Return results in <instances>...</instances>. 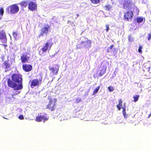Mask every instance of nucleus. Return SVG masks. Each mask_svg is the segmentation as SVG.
Returning <instances> with one entry per match:
<instances>
[{"label":"nucleus","instance_id":"1","mask_svg":"<svg viewBox=\"0 0 151 151\" xmlns=\"http://www.w3.org/2000/svg\"><path fill=\"white\" fill-rule=\"evenodd\" d=\"M23 79L21 75L14 74L11 76V79L9 78L7 81L9 87L13 88L15 91L21 90L23 88Z\"/></svg>","mask_w":151,"mask_h":151},{"label":"nucleus","instance_id":"2","mask_svg":"<svg viewBox=\"0 0 151 151\" xmlns=\"http://www.w3.org/2000/svg\"><path fill=\"white\" fill-rule=\"evenodd\" d=\"M123 8L124 9H131L137 8L132 1L130 0H125L123 3Z\"/></svg>","mask_w":151,"mask_h":151},{"label":"nucleus","instance_id":"3","mask_svg":"<svg viewBox=\"0 0 151 151\" xmlns=\"http://www.w3.org/2000/svg\"><path fill=\"white\" fill-rule=\"evenodd\" d=\"M6 9L9 12H10L11 14H14L18 12L19 8L16 4H14L9 6Z\"/></svg>","mask_w":151,"mask_h":151},{"label":"nucleus","instance_id":"4","mask_svg":"<svg viewBox=\"0 0 151 151\" xmlns=\"http://www.w3.org/2000/svg\"><path fill=\"white\" fill-rule=\"evenodd\" d=\"M81 39L82 41L80 44V48L83 47L88 48L91 47V42L88 39L82 37L81 38Z\"/></svg>","mask_w":151,"mask_h":151},{"label":"nucleus","instance_id":"5","mask_svg":"<svg viewBox=\"0 0 151 151\" xmlns=\"http://www.w3.org/2000/svg\"><path fill=\"white\" fill-rule=\"evenodd\" d=\"M59 67L58 64L54 65L49 66V69L53 75H56L58 73Z\"/></svg>","mask_w":151,"mask_h":151},{"label":"nucleus","instance_id":"6","mask_svg":"<svg viewBox=\"0 0 151 151\" xmlns=\"http://www.w3.org/2000/svg\"><path fill=\"white\" fill-rule=\"evenodd\" d=\"M49 31H50L49 26L47 24L44 25L43 28L41 30V32L40 35V36H42L44 34L46 35L47 34Z\"/></svg>","mask_w":151,"mask_h":151},{"label":"nucleus","instance_id":"7","mask_svg":"<svg viewBox=\"0 0 151 151\" xmlns=\"http://www.w3.org/2000/svg\"><path fill=\"white\" fill-rule=\"evenodd\" d=\"M0 40L4 43H6L7 42L5 32L3 30L0 31Z\"/></svg>","mask_w":151,"mask_h":151},{"label":"nucleus","instance_id":"8","mask_svg":"<svg viewBox=\"0 0 151 151\" xmlns=\"http://www.w3.org/2000/svg\"><path fill=\"white\" fill-rule=\"evenodd\" d=\"M133 14L132 11H128L125 14L124 17L125 19L128 21L131 19L132 17H133Z\"/></svg>","mask_w":151,"mask_h":151},{"label":"nucleus","instance_id":"9","mask_svg":"<svg viewBox=\"0 0 151 151\" xmlns=\"http://www.w3.org/2000/svg\"><path fill=\"white\" fill-rule=\"evenodd\" d=\"M28 8L31 11H34L37 9V4L33 1H31L28 4Z\"/></svg>","mask_w":151,"mask_h":151},{"label":"nucleus","instance_id":"10","mask_svg":"<svg viewBox=\"0 0 151 151\" xmlns=\"http://www.w3.org/2000/svg\"><path fill=\"white\" fill-rule=\"evenodd\" d=\"M48 118H47L44 115H40L36 117V121L38 122H41L42 120H43L44 121H47L48 120Z\"/></svg>","mask_w":151,"mask_h":151},{"label":"nucleus","instance_id":"11","mask_svg":"<svg viewBox=\"0 0 151 151\" xmlns=\"http://www.w3.org/2000/svg\"><path fill=\"white\" fill-rule=\"evenodd\" d=\"M22 68L23 70L26 72H29L32 70V67L31 65L24 64L22 65Z\"/></svg>","mask_w":151,"mask_h":151},{"label":"nucleus","instance_id":"12","mask_svg":"<svg viewBox=\"0 0 151 151\" xmlns=\"http://www.w3.org/2000/svg\"><path fill=\"white\" fill-rule=\"evenodd\" d=\"M40 84H41V82H40L38 79H33L31 82V87L32 88H33L34 86H38Z\"/></svg>","mask_w":151,"mask_h":151},{"label":"nucleus","instance_id":"13","mask_svg":"<svg viewBox=\"0 0 151 151\" xmlns=\"http://www.w3.org/2000/svg\"><path fill=\"white\" fill-rule=\"evenodd\" d=\"M106 68L105 66H103L101 67L100 69V73L99 74L98 76L101 77L106 72Z\"/></svg>","mask_w":151,"mask_h":151},{"label":"nucleus","instance_id":"14","mask_svg":"<svg viewBox=\"0 0 151 151\" xmlns=\"http://www.w3.org/2000/svg\"><path fill=\"white\" fill-rule=\"evenodd\" d=\"M29 59V57H28L27 55L23 54L21 56V59L22 63H25Z\"/></svg>","mask_w":151,"mask_h":151},{"label":"nucleus","instance_id":"15","mask_svg":"<svg viewBox=\"0 0 151 151\" xmlns=\"http://www.w3.org/2000/svg\"><path fill=\"white\" fill-rule=\"evenodd\" d=\"M55 103H53L52 101L50 100L48 105L47 106V108L51 109V111H53L55 109Z\"/></svg>","mask_w":151,"mask_h":151},{"label":"nucleus","instance_id":"16","mask_svg":"<svg viewBox=\"0 0 151 151\" xmlns=\"http://www.w3.org/2000/svg\"><path fill=\"white\" fill-rule=\"evenodd\" d=\"M50 44L48 42L46 43L45 45L42 48V50L43 52H46L48 49Z\"/></svg>","mask_w":151,"mask_h":151},{"label":"nucleus","instance_id":"17","mask_svg":"<svg viewBox=\"0 0 151 151\" xmlns=\"http://www.w3.org/2000/svg\"><path fill=\"white\" fill-rule=\"evenodd\" d=\"M28 3V2L27 1H24L21 2L20 3V4L22 6L24 7H26L27 6Z\"/></svg>","mask_w":151,"mask_h":151},{"label":"nucleus","instance_id":"18","mask_svg":"<svg viewBox=\"0 0 151 151\" xmlns=\"http://www.w3.org/2000/svg\"><path fill=\"white\" fill-rule=\"evenodd\" d=\"M4 66L6 69L9 68L10 67L9 64L7 62H5L4 63Z\"/></svg>","mask_w":151,"mask_h":151},{"label":"nucleus","instance_id":"19","mask_svg":"<svg viewBox=\"0 0 151 151\" xmlns=\"http://www.w3.org/2000/svg\"><path fill=\"white\" fill-rule=\"evenodd\" d=\"M136 20L137 23H141L143 21V18L142 17H138L137 18Z\"/></svg>","mask_w":151,"mask_h":151},{"label":"nucleus","instance_id":"20","mask_svg":"<svg viewBox=\"0 0 151 151\" xmlns=\"http://www.w3.org/2000/svg\"><path fill=\"white\" fill-rule=\"evenodd\" d=\"M100 87L99 86L97 87L96 89L94 90V91L93 92V95H94L96 94V93H97L100 88Z\"/></svg>","mask_w":151,"mask_h":151},{"label":"nucleus","instance_id":"21","mask_svg":"<svg viewBox=\"0 0 151 151\" xmlns=\"http://www.w3.org/2000/svg\"><path fill=\"white\" fill-rule=\"evenodd\" d=\"M139 95H136L135 96H134L133 97V98L134 99V101L135 102H136L137 101L139 98Z\"/></svg>","mask_w":151,"mask_h":151},{"label":"nucleus","instance_id":"22","mask_svg":"<svg viewBox=\"0 0 151 151\" xmlns=\"http://www.w3.org/2000/svg\"><path fill=\"white\" fill-rule=\"evenodd\" d=\"M123 114L124 116V117L125 118H127V115H128L127 114V115L126 114V110L124 108H123Z\"/></svg>","mask_w":151,"mask_h":151},{"label":"nucleus","instance_id":"23","mask_svg":"<svg viewBox=\"0 0 151 151\" xmlns=\"http://www.w3.org/2000/svg\"><path fill=\"white\" fill-rule=\"evenodd\" d=\"M129 41L130 42H132L133 41V38L131 35H129L128 37Z\"/></svg>","mask_w":151,"mask_h":151},{"label":"nucleus","instance_id":"24","mask_svg":"<svg viewBox=\"0 0 151 151\" xmlns=\"http://www.w3.org/2000/svg\"><path fill=\"white\" fill-rule=\"evenodd\" d=\"M4 13V10L3 8H1L0 9V14L1 16H3ZM1 19V18L0 16V19Z\"/></svg>","mask_w":151,"mask_h":151},{"label":"nucleus","instance_id":"25","mask_svg":"<svg viewBox=\"0 0 151 151\" xmlns=\"http://www.w3.org/2000/svg\"><path fill=\"white\" fill-rule=\"evenodd\" d=\"M91 1L93 4H98L100 1V0H91Z\"/></svg>","mask_w":151,"mask_h":151},{"label":"nucleus","instance_id":"26","mask_svg":"<svg viewBox=\"0 0 151 151\" xmlns=\"http://www.w3.org/2000/svg\"><path fill=\"white\" fill-rule=\"evenodd\" d=\"M67 23L68 24H70V25L72 27H73L75 26V25L73 22L70 21V20H68V21Z\"/></svg>","mask_w":151,"mask_h":151},{"label":"nucleus","instance_id":"27","mask_svg":"<svg viewBox=\"0 0 151 151\" xmlns=\"http://www.w3.org/2000/svg\"><path fill=\"white\" fill-rule=\"evenodd\" d=\"M13 35L15 39L16 40L17 37V33L16 32H14L13 33Z\"/></svg>","mask_w":151,"mask_h":151},{"label":"nucleus","instance_id":"28","mask_svg":"<svg viewBox=\"0 0 151 151\" xmlns=\"http://www.w3.org/2000/svg\"><path fill=\"white\" fill-rule=\"evenodd\" d=\"M142 46H140L139 47L138 49V51L140 53H142Z\"/></svg>","mask_w":151,"mask_h":151},{"label":"nucleus","instance_id":"29","mask_svg":"<svg viewBox=\"0 0 151 151\" xmlns=\"http://www.w3.org/2000/svg\"><path fill=\"white\" fill-rule=\"evenodd\" d=\"M108 88L109 91L110 92L113 91L114 90V88L112 86H109Z\"/></svg>","mask_w":151,"mask_h":151},{"label":"nucleus","instance_id":"30","mask_svg":"<svg viewBox=\"0 0 151 151\" xmlns=\"http://www.w3.org/2000/svg\"><path fill=\"white\" fill-rule=\"evenodd\" d=\"M106 10H109L111 8V6H110V5H108L106 6Z\"/></svg>","mask_w":151,"mask_h":151},{"label":"nucleus","instance_id":"31","mask_svg":"<svg viewBox=\"0 0 151 151\" xmlns=\"http://www.w3.org/2000/svg\"><path fill=\"white\" fill-rule=\"evenodd\" d=\"M148 40L149 41L151 39V32L148 34Z\"/></svg>","mask_w":151,"mask_h":151},{"label":"nucleus","instance_id":"32","mask_svg":"<svg viewBox=\"0 0 151 151\" xmlns=\"http://www.w3.org/2000/svg\"><path fill=\"white\" fill-rule=\"evenodd\" d=\"M20 119H21V120H22V119H24V116H23L22 115H20L19 117H18Z\"/></svg>","mask_w":151,"mask_h":151},{"label":"nucleus","instance_id":"33","mask_svg":"<svg viewBox=\"0 0 151 151\" xmlns=\"http://www.w3.org/2000/svg\"><path fill=\"white\" fill-rule=\"evenodd\" d=\"M106 31L108 32L109 29V25L108 24H107L106 25Z\"/></svg>","mask_w":151,"mask_h":151},{"label":"nucleus","instance_id":"34","mask_svg":"<svg viewBox=\"0 0 151 151\" xmlns=\"http://www.w3.org/2000/svg\"><path fill=\"white\" fill-rule=\"evenodd\" d=\"M81 101V99H77L76 100V103H78Z\"/></svg>","mask_w":151,"mask_h":151},{"label":"nucleus","instance_id":"35","mask_svg":"<svg viewBox=\"0 0 151 151\" xmlns=\"http://www.w3.org/2000/svg\"><path fill=\"white\" fill-rule=\"evenodd\" d=\"M114 47V45H111L110 47H109V48L111 50L112 48H113V47Z\"/></svg>","mask_w":151,"mask_h":151},{"label":"nucleus","instance_id":"36","mask_svg":"<svg viewBox=\"0 0 151 151\" xmlns=\"http://www.w3.org/2000/svg\"><path fill=\"white\" fill-rule=\"evenodd\" d=\"M122 101L121 100H120L119 102V104L120 105H122Z\"/></svg>","mask_w":151,"mask_h":151},{"label":"nucleus","instance_id":"37","mask_svg":"<svg viewBox=\"0 0 151 151\" xmlns=\"http://www.w3.org/2000/svg\"><path fill=\"white\" fill-rule=\"evenodd\" d=\"M89 92V91H88V92H86L85 93V95L86 96H87L88 95V92Z\"/></svg>","mask_w":151,"mask_h":151},{"label":"nucleus","instance_id":"38","mask_svg":"<svg viewBox=\"0 0 151 151\" xmlns=\"http://www.w3.org/2000/svg\"><path fill=\"white\" fill-rule=\"evenodd\" d=\"M122 106V105H120L119 104L117 106V108L120 107Z\"/></svg>","mask_w":151,"mask_h":151},{"label":"nucleus","instance_id":"39","mask_svg":"<svg viewBox=\"0 0 151 151\" xmlns=\"http://www.w3.org/2000/svg\"><path fill=\"white\" fill-rule=\"evenodd\" d=\"M42 80V78L41 77L39 78V81L40 82H41V83Z\"/></svg>","mask_w":151,"mask_h":151},{"label":"nucleus","instance_id":"40","mask_svg":"<svg viewBox=\"0 0 151 151\" xmlns=\"http://www.w3.org/2000/svg\"><path fill=\"white\" fill-rule=\"evenodd\" d=\"M111 51V50L109 48L107 50V52H109Z\"/></svg>","mask_w":151,"mask_h":151},{"label":"nucleus","instance_id":"41","mask_svg":"<svg viewBox=\"0 0 151 151\" xmlns=\"http://www.w3.org/2000/svg\"><path fill=\"white\" fill-rule=\"evenodd\" d=\"M17 93H16V94H19V93H20V91H17Z\"/></svg>","mask_w":151,"mask_h":151},{"label":"nucleus","instance_id":"42","mask_svg":"<svg viewBox=\"0 0 151 151\" xmlns=\"http://www.w3.org/2000/svg\"><path fill=\"white\" fill-rule=\"evenodd\" d=\"M117 108H118V110H120V109H121V107H120Z\"/></svg>","mask_w":151,"mask_h":151},{"label":"nucleus","instance_id":"43","mask_svg":"<svg viewBox=\"0 0 151 151\" xmlns=\"http://www.w3.org/2000/svg\"><path fill=\"white\" fill-rule=\"evenodd\" d=\"M77 17L76 18V19L77 17H78L79 16V14H77Z\"/></svg>","mask_w":151,"mask_h":151},{"label":"nucleus","instance_id":"44","mask_svg":"<svg viewBox=\"0 0 151 151\" xmlns=\"http://www.w3.org/2000/svg\"><path fill=\"white\" fill-rule=\"evenodd\" d=\"M3 45L5 46V47H7V45H5V44H3Z\"/></svg>","mask_w":151,"mask_h":151},{"label":"nucleus","instance_id":"45","mask_svg":"<svg viewBox=\"0 0 151 151\" xmlns=\"http://www.w3.org/2000/svg\"><path fill=\"white\" fill-rule=\"evenodd\" d=\"M22 109H19V110H20V111H22Z\"/></svg>","mask_w":151,"mask_h":151},{"label":"nucleus","instance_id":"46","mask_svg":"<svg viewBox=\"0 0 151 151\" xmlns=\"http://www.w3.org/2000/svg\"><path fill=\"white\" fill-rule=\"evenodd\" d=\"M4 119H7V118H4Z\"/></svg>","mask_w":151,"mask_h":151}]
</instances>
